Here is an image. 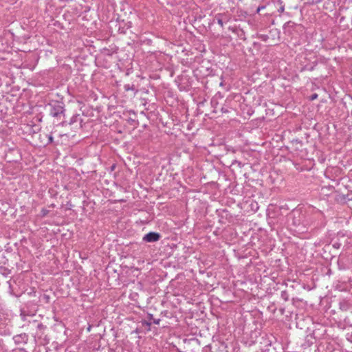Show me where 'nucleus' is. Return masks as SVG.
<instances>
[{
    "mask_svg": "<svg viewBox=\"0 0 352 352\" xmlns=\"http://www.w3.org/2000/svg\"><path fill=\"white\" fill-rule=\"evenodd\" d=\"M50 115L54 118H60L64 113V104L58 101H54L49 104Z\"/></svg>",
    "mask_w": 352,
    "mask_h": 352,
    "instance_id": "f257e3e1",
    "label": "nucleus"
},
{
    "mask_svg": "<svg viewBox=\"0 0 352 352\" xmlns=\"http://www.w3.org/2000/svg\"><path fill=\"white\" fill-rule=\"evenodd\" d=\"M160 239V234L157 232H151L145 234L143 241L148 243L156 242Z\"/></svg>",
    "mask_w": 352,
    "mask_h": 352,
    "instance_id": "f03ea898",
    "label": "nucleus"
},
{
    "mask_svg": "<svg viewBox=\"0 0 352 352\" xmlns=\"http://www.w3.org/2000/svg\"><path fill=\"white\" fill-rule=\"evenodd\" d=\"M13 339L17 344H25L28 340V336L26 333H21L14 336Z\"/></svg>",
    "mask_w": 352,
    "mask_h": 352,
    "instance_id": "7ed1b4c3",
    "label": "nucleus"
},
{
    "mask_svg": "<svg viewBox=\"0 0 352 352\" xmlns=\"http://www.w3.org/2000/svg\"><path fill=\"white\" fill-rule=\"evenodd\" d=\"M281 298L287 301L289 300V295L286 291H283L281 292Z\"/></svg>",
    "mask_w": 352,
    "mask_h": 352,
    "instance_id": "20e7f679",
    "label": "nucleus"
},
{
    "mask_svg": "<svg viewBox=\"0 0 352 352\" xmlns=\"http://www.w3.org/2000/svg\"><path fill=\"white\" fill-rule=\"evenodd\" d=\"M215 19L217 20V23H218L221 27H223V20H222V19L221 18V16H220L219 15L216 16Z\"/></svg>",
    "mask_w": 352,
    "mask_h": 352,
    "instance_id": "39448f33",
    "label": "nucleus"
},
{
    "mask_svg": "<svg viewBox=\"0 0 352 352\" xmlns=\"http://www.w3.org/2000/svg\"><path fill=\"white\" fill-rule=\"evenodd\" d=\"M222 113H228L230 112V109L228 107H222L221 109Z\"/></svg>",
    "mask_w": 352,
    "mask_h": 352,
    "instance_id": "423d86ee",
    "label": "nucleus"
},
{
    "mask_svg": "<svg viewBox=\"0 0 352 352\" xmlns=\"http://www.w3.org/2000/svg\"><path fill=\"white\" fill-rule=\"evenodd\" d=\"M317 98H318V94H314L313 95L311 96L310 100H316Z\"/></svg>",
    "mask_w": 352,
    "mask_h": 352,
    "instance_id": "0eeeda50",
    "label": "nucleus"
},
{
    "mask_svg": "<svg viewBox=\"0 0 352 352\" xmlns=\"http://www.w3.org/2000/svg\"><path fill=\"white\" fill-rule=\"evenodd\" d=\"M160 322V319L153 320V323H155V324H159Z\"/></svg>",
    "mask_w": 352,
    "mask_h": 352,
    "instance_id": "6e6552de",
    "label": "nucleus"
},
{
    "mask_svg": "<svg viewBox=\"0 0 352 352\" xmlns=\"http://www.w3.org/2000/svg\"><path fill=\"white\" fill-rule=\"evenodd\" d=\"M78 116H75V117H73L72 119H71V122H74L76 121V118H77Z\"/></svg>",
    "mask_w": 352,
    "mask_h": 352,
    "instance_id": "1a4fd4ad",
    "label": "nucleus"
},
{
    "mask_svg": "<svg viewBox=\"0 0 352 352\" xmlns=\"http://www.w3.org/2000/svg\"><path fill=\"white\" fill-rule=\"evenodd\" d=\"M43 327V325L42 324H38V329H41V328H42Z\"/></svg>",
    "mask_w": 352,
    "mask_h": 352,
    "instance_id": "9d476101",
    "label": "nucleus"
},
{
    "mask_svg": "<svg viewBox=\"0 0 352 352\" xmlns=\"http://www.w3.org/2000/svg\"><path fill=\"white\" fill-rule=\"evenodd\" d=\"M125 89H126V90H128L129 89V87H126V85Z\"/></svg>",
    "mask_w": 352,
    "mask_h": 352,
    "instance_id": "9b49d317",
    "label": "nucleus"
},
{
    "mask_svg": "<svg viewBox=\"0 0 352 352\" xmlns=\"http://www.w3.org/2000/svg\"><path fill=\"white\" fill-rule=\"evenodd\" d=\"M125 89H126V90H128L129 89V87H126V85Z\"/></svg>",
    "mask_w": 352,
    "mask_h": 352,
    "instance_id": "f8f14e48",
    "label": "nucleus"
},
{
    "mask_svg": "<svg viewBox=\"0 0 352 352\" xmlns=\"http://www.w3.org/2000/svg\"><path fill=\"white\" fill-rule=\"evenodd\" d=\"M260 10H261V8H258V10H257V12H259Z\"/></svg>",
    "mask_w": 352,
    "mask_h": 352,
    "instance_id": "ddd939ff",
    "label": "nucleus"
},
{
    "mask_svg": "<svg viewBox=\"0 0 352 352\" xmlns=\"http://www.w3.org/2000/svg\"><path fill=\"white\" fill-rule=\"evenodd\" d=\"M284 10V8H280V11L283 12Z\"/></svg>",
    "mask_w": 352,
    "mask_h": 352,
    "instance_id": "4468645a",
    "label": "nucleus"
}]
</instances>
